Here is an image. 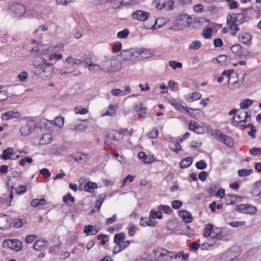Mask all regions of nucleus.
Segmentation results:
<instances>
[{
	"label": "nucleus",
	"mask_w": 261,
	"mask_h": 261,
	"mask_svg": "<svg viewBox=\"0 0 261 261\" xmlns=\"http://www.w3.org/2000/svg\"><path fill=\"white\" fill-rule=\"evenodd\" d=\"M191 23V18L188 15L184 14L179 15L174 20V24L169 28V30L178 31L184 29L190 25Z\"/></svg>",
	"instance_id": "obj_1"
},
{
	"label": "nucleus",
	"mask_w": 261,
	"mask_h": 261,
	"mask_svg": "<svg viewBox=\"0 0 261 261\" xmlns=\"http://www.w3.org/2000/svg\"><path fill=\"white\" fill-rule=\"evenodd\" d=\"M119 62L113 60H107L101 63V69L108 73L114 72L120 69Z\"/></svg>",
	"instance_id": "obj_2"
},
{
	"label": "nucleus",
	"mask_w": 261,
	"mask_h": 261,
	"mask_svg": "<svg viewBox=\"0 0 261 261\" xmlns=\"http://www.w3.org/2000/svg\"><path fill=\"white\" fill-rule=\"evenodd\" d=\"M153 253L155 256H156L158 253H159L157 257L159 261H169L172 259L174 254L173 252L162 248L154 249Z\"/></svg>",
	"instance_id": "obj_3"
},
{
	"label": "nucleus",
	"mask_w": 261,
	"mask_h": 261,
	"mask_svg": "<svg viewBox=\"0 0 261 261\" xmlns=\"http://www.w3.org/2000/svg\"><path fill=\"white\" fill-rule=\"evenodd\" d=\"M234 209L239 213L248 215H253L257 212L256 207L249 204L237 205Z\"/></svg>",
	"instance_id": "obj_4"
},
{
	"label": "nucleus",
	"mask_w": 261,
	"mask_h": 261,
	"mask_svg": "<svg viewBox=\"0 0 261 261\" xmlns=\"http://www.w3.org/2000/svg\"><path fill=\"white\" fill-rule=\"evenodd\" d=\"M21 242L17 239L5 240L3 242L4 248H8L15 251H19L22 249Z\"/></svg>",
	"instance_id": "obj_5"
},
{
	"label": "nucleus",
	"mask_w": 261,
	"mask_h": 261,
	"mask_svg": "<svg viewBox=\"0 0 261 261\" xmlns=\"http://www.w3.org/2000/svg\"><path fill=\"white\" fill-rule=\"evenodd\" d=\"M213 135L215 136L216 138L219 139L228 146L230 147L233 144L232 139L228 136L223 134L219 129H215L214 131Z\"/></svg>",
	"instance_id": "obj_6"
},
{
	"label": "nucleus",
	"mask_w": 261,
	"mask_h": 261,
	"mask_svg": "<svg viewBox=\"0 0 261 261\" xmlns=\"http://www.w3.org/2000/svg\"><path fill=\"white\" fill-rule=\"evenodd\" d=\"M35 123L33 121H29L23 125L20 129V133L23 136L30 134L35 128Z\"/></svg>",
	"instance_id": "obj_7"
},
{
	"label": "nucleus",
	"mask_w": 261,
	"mask_h": 261,
	"mask_svg": "<svg viewBox=\"0 0 261 261\" xmlns=\"http://www.w3.org/2000/svg\"><path fill=\"white\" fill-rule=\"evenodd\" d=\"M152 5L154 6L158 10H161L163 9H165L166 10H170L173 8L174 2L169 1L161 5L158 1H154L152 3Z\"/></svg>",
	"instance_id": "obj_8"
},
{
	"label": "nucleus",
	"mask_w": 261,
	"mask_h": 261,
	"mask_svg": "<svg viewBox=\"0 0 261 261\" xmlns=\"http://www.w3.org/2000/svg\"><path fill=\"white\" fill-rule=\"evenodd\" d=\"M149 16L150 13L149 12L142 10H137L132 14V17L134 19L141 21H145Z\"/></svg>",
	"instance_id": "obj_9"
},
{
	"label": "nucleus",
	"mask_w": 261,
	"mask_h": 261,
	"mask_svg": "<svg viewBox=\"0 0 261 261\" xmlns=\"http://www.w3.org/2000/svg\"><path fill=\"white\" fill-rule=\"evenodd\" d=\"M27 9L24 6L20 4H16L13 6L12 11L17 17H22L26 13Z\"/></svg>",
	"instance_id": "obj_10"
},
{
	"label": "nucleus",
	"mask_w": 261,
	"mask_h": 261,
	"mask_svg": "<svg viewBox=\"0 0 261 261\" xmlns=\"http://www.w3.org/2000/svg\"><path fill=\"white\" fill-rule=\"evenodd\" d=\"M12 219L6 215L0 216V228L1 229H7L12 225Z\"/></svg>",
	"instance_id": "obj_11"
},
{
	"label": "nucleus",
	"mask_w": 261,
	"mask_h": 261,
	"mask_svg": "<svg viewBox=\"0 0 261 261\" xmlns=\"http://www.w3.org/2000/svg\"><path fill=\"white\" fill-rule=\"evenodd\" d=\"M51 65V64L47 63L46 60L42 59L39 64L36 66V68L39 69V71H41V72H46L45 66L49 68L50 69L47 71V74L46 75V76H49L52 73V69L50 68Z\"/></svg>",
	"instance_id": "obj_12"
},
{
	"label": "nucleus",
	"mask_w": 261,
	"mask_h": 261,
	"mask_svg": "<svg viewBox=\"0 0 261 261\" xmlns=\"http://www.w3.org/2000/svg\"><path fill=\"white\" fill-rule=\"evenodd\" d=\"M227 24L231 31V35H235L239 31L238 23L232 19L229 15L227 16Z\"/></svg>",
	"instance_id": "obj_13"
},
{
	"label": "nucleus",
	"mask_w": 261,
	"mask_h": 261,
	"mask_svg": "<svg viewBox=\"0 0 261 261\" xmlns=\"http://www.w3.org/2000/svg\"><path fill=\"white\" fill-rule=\"evenodd\" d=\"M235 77H230L228 81V86L231 90H234L237 88L240 87L243 83L244 77L241 81L236 80Z\"/></svg>",
	"instance_id": "obj_14"
},
{
	"label": "nucleus",
	"mask_w": 261,
	"mask_h": 261,
	"mask_svg": "<svg viewBox=\"0 0 261 261\" xmlns=\"http://www.w3.org/2000/svg\"><path fill=\"white\" fill-rule=\"evenodd\" d=\"M20 114L17 111H9L2 113L1 118L3 120H8L11 119L18 118L20 117Z\"/></svg>",
	"instance_id": "obj_15"
},
{
	"label": "nucleus",
	"mask_w": 261,
	"mask_h": 261,
	"mask_svg": "<svg viewBox=\"0 0 261 261\" xmlns=\"http://www.w3.org/2000/svg\"><path fill=\"white\" fill-rule=\"evenodd\" d=\"M135 52L133 49L123 50L120 53V56L124 61H129L134 59L136 56Z\"/></svg>",
	"instance_id": "obj_16"
},
{
	"label": "nucleus",
	"mask_w": 261,
	"mask_h": 261,
	"mask_svg": "<svg viewBox=\"0 0 261 261\" xmlns=\"http://www.w3.org/2000/svg\"><path fill=\"white\" fill-rule=\"evenodd\" d=\"M189 129L198 134H202L204 132L203 127L195 121L190 122Z\"/></svg>",
	"instance_id": "obj_17"
},
{
	"label": "nucleus",
	"mask_w": 261,
	"mask_h": 261,
	"mask_svg": "<svg viewBox=\"0 0 261 261\" xmlns=\"http://www.w3.org/2000/svg\"><path fill=\"white\" fill-rule=\"evenodd\" d=\"M179 216L182 219L183 221L186 223H190L193 221L191 214L186 210L179 211Z\"/></svg>",
	"instance_id": "obj_18"
},
{
	"label": "nucleus",
	"mask_w": 261,
	"mask_h": 261,
	"mask_svg": "<svg viewBox=\"0 0 261 261\" xmlns=\"http://www.w3.org/2000/svg\"><path fill=\"white\" fill-rule=\"evenodd\" d=\"M251 36L246 32H242L239 34V41L243 44L248 45L251 44Z\"/></svg>",
	"instance_id": "obj_19"
},
{
	"label": "nucleus",
	"mask_w": 261,
	"mask_h": 261,
	"mask_svg": "<svg viewBox=\"0 0 261 261\" xmlns=\"http://www.w3.org/2000/svg\"><path fill=\"white\" fill-rule=\"evenodd\" d=\"M228 15L239 24H242L246 21V17L242 13L232 14Z\"/></svg>",
	"instance_id": "obj_20"
},
{
	"label": "nucleus",
	"mask_w": 261,
	"mask_h": 261,
	"mask_svg": "<svg viewBox=\"0 0 261 261\" xmlns=\"http://www.w3.org/2000/svg\"><path fill=\"white\" fill-rule=\"evenodd\" d=\"M14 155V148L12 147H9L3 150L2 156L4 160H11Z\"/></svg>",
	"instance_id": "obj_21"
},
{
	"label": "nucleus",
	"mask_w": 261,
	"mask_h": 261,
	"mask_svg": "<svg viewBox=\"0 0 261 261\" xmlns=\"http://www.w3.org/2000/svg\"><path fill=\"white\" fill-rule=\"evenodd\" d=\"M136 53L138 55H140L141 57L144 59L150 58L153 56V54L150 49L147 48H140L136 51Z\"/></svg>",
	"instance_id": "obj_22"
},
{
	"label": "nucleus",
	"mask_w": 261,
	"mask_h": 261,
	"mask_svg": "<svg viewBox=\"0 0 261 261\" xmlns=\"http://www.w3.org/2000/svg\"><path fill=\"white\" fill-rule=\"evenodd\" d=\"M201 94L197 92H194L185 96V99L190 102L200 99L201 97Z\"/></svg>",
	"instance_id": "obj_23"
},
{
	"label": "nucleus",
	"mask_w": 261,
	"mask_h": 261,
	"mask_svg": "<svg viewBox=\"0 0 261 261\" xmlns=\"http://www.w3.org/2000/svg\"><path fill=\"white\" fill-rule=\"evenodd\" d=\"M51 141V135L49 133L44 134L40 138L39 141V144L41 145H46L50 143Z\"/></svg>",
	"instance_id": "obj_24"
},
{
	"label": "nucleus",
	"mask_w": 261,
	"mask_h": 261,
	"mask_svg": "<svg viewBox=\"0 0 261 261\" xmlns=\"http://www.w3.org/2000/svg\"><path fill=\"white\" fill-rule=\"evenodd\" d=\"M251 193L254 196L257 197L260 196L261 194V180L255 182V186Z\"/></svg>",
	"instance_id": "obj_25"
},
{
	"label": "nucleus",
	"mask_w": 261,
	"mask_h": 261,
	"mask_svg": "<svg viewBox=\"0 0 261 261\" xmlns=\"http://www.w3.org/2000/svg\"><path fill=\"white\" fill-rule=\"evenodd\" d=\"M98 231V229L94 228L92 225H86L84 228V232L86 233L87 236L90 234L92 235L96 234Z\"/></svg>",
	"instance_id": "obj_26"
},
{
	"label": "nucleus",
	"mask_w": 261,
	"mask_h": 261,
	"mask_svg": "<svg viewBox=\"0 0 261 261\" xmlns=\"http://www.w3.org/2000/svg\"><path fill=\"white\" fill-rule=\"evenodd\" d=\"M140 224L141 226L145 227L146 226H154V223L152 221L151 219L149 218H141L140 219Z\"/></svg>",
	"instance_id": "obj_27"
},
{
	"label": "nucleus",
	"mask_w": 261,
	"mask_h": 261,
	"mask_svg": "<svg viewBox=\"0 0 261 261\" xmlns=\"http://www.w3.org/2000/svg\"><path fill=\"white\" fill-rule=\"evenodd\" d=\"M193 162V159L191 157L186 158L182 160L180 163L179 166L181 168H186L189 167Z\"/></svg>",
	"instance_id": "obj_28"
},
{
	"label": "nucleus",
	"mask_w": 261,
	"mask_h": 261,
	"mask_svg": "<svg viewBox=\"0 0 261 261\" xmlns=\"http://www.w3.org/2000/svg\"><path fill=\"white\" fill-rule=\"evenodd\" d=\"M97 184L92 181H88L84 186V189L85 191L92 193L94 189L97 188Z\"/></svg>",
	"instance_id": "obj_29"
},
{
	"label": "nucleus",
	"mask_w": 261,
	"mask_h": 261,
	"mask_svg": "<svg viewBox=\"0 0 261 261\" xmlns=\"http://www.w3.org/2000/svg\"><path fill=\"white\" fill-rule=\"evenodd\" d=\"M125 238V234L123 232L116 233L114 236V242L116 244H120Z\"/></svg>",
	"instance_id": "obj_30"
},
{
	"label": "nucleus",
	"mask_w": 261,
	"mask_h": 261,
	"mask_svg": "<svg viewBox=\"0 0 261 261\" xmlns=\"http://www.w3.org/2000/svg\"><path fill=\"white\" fill-rule=\"evenodd\" d=\"M231 50L235 55L239 56H241L243 53V51L242 50V46L239 44H237L232 45L231 47Z\"/></svg>",
	"instance_id": "obj_31"
},
{
	"label": "nucleus",
	"mask_w": 261,
	"mask_h": 261,
	"mask_svg": "<svg viewBox=\"0 0 261 261\" xmlns=\"http://www.w3.org/2000/svg\"><path fill=\"white\" fill-rule=\"evenodd\" d=\"M46 202L44 198L41 199H34L31 203V205L33 207H37L40 205H44L46 204Z\"/></svg>",
	"instance_id": "obj_32"
},
{
	"label": "nucleus",
	"mask_w": 261,
	"mask_h": 261,
	"mask_svg": "<svg viewBox=\"0 0 261 261\" xmlns=\"http://www.w3.org/2000/svg\"><path fill=\"white\" fill-rule=\"evenodd\" d=\"M46 243L47 242L44 240H39L34 245L33 248L36 250L39 251L45 245Z\"/></svg>",
	"instance_id": "obj_33"
},
{
	"label": "nucleus",
	"mask_w": 261,
	"mask_h": 261,
	"mask_svg": "<svg viewBox=\"0 0 261 261\" xmlns=\"http://www.w3.org/2000/svg\"><path fill=\"white\" fill-rule=\"evenodd\" d=\"M253 102V100L250 99H245L243 101L240 103L241 109H245L250 107Z\"/></svg>",
	"instance_id": "obj_34"
},
{
	"label": "nucleus",
	"mask_w": 261,
	"mask_h": 261,
	"mask_svg": "<svg viewBox=\"0 0 261 261\" xmlns=\"http://www.w3.org/2000/svg\"><path fill=\"white\" fill-rule=\"evenodd\" d=\"M211 237L213 239L221 240L222 238L223 234L221 230L219 228H216L213 230Z\"/></svg>",
	"instance_id": "obj_35"
},
{
	"label": "nucleus",
	"mask_w": 261,
	"mask_h": 261,
	"mask_svg": "<svg viewBox=\"0 0 261 261\" xmlns=\"http://www.w3.org/2000/svg\"><path fill=\"white\" fill-rule=\"evenodd\" d=\"M138 158L142 160L145 163H150L152 162L151 158H148L144 152H140L138 154Z\"/></svg>",
	"instance_id": "obj_36"
},
{
	"label": "nucleus",
	"mask_w": 261,
	"mask_h": 261,
	"mask_svg": "<svg viewBox=\"0 0 261 261\" xmlns=\"http://www.w3.org/2000/svg\"><path fill=\"white\" fill-rule=\"evenodd\" d=\"M27 221L24 219H15L14 220V222L12 223L13 225V226L15 228H20L23 225L25 224Z\"/></svg>",
	"instance_id": "obj_37"
},
{
	"label": "nucleus",
	"mask_w": 261,
	"mask_h": 261,
	"mask_svg": "<svg viewBox=\"0 0 261 261\" xmlns=\"http://www.w3.org/2000/svg\"><path fill=\"white\" fill-rule=\"evenodd\" d=\"M150 218L152 219H162L163 215L162 212L160 211H155L154 210H151L150 212Z\"/></svg>",
	"instance_id": "obj_38"
},
{
	"label": "nucleus",
	"mask_w": 261,
	"mask_h": 261,
	"mask_svg": "<svg viewBox=\"0 0 261 261\" xmlns=\"http://www.w3.org/2000/svg\"><path fill=\"white\" fill-rule=\"evenodd\" d=\"M213 228V225L212 224L208 223L206 224L204 229L203 236L205 237H210L212 233Z\"/></svg>",
	"instance_id": "obj_39"
},
{
	"label": "nucleus",
	"mask_w": 261,
	"mask_h": 261,
	"mask_svg": "<svg viewBox=\"0 0 261 261\" xmlns=\"http://www.w3.org/2000/svg\"><path fill=\"white\" fill-rule=\"evenodd\" d=\"M237 196L234 195L227 194L226 197V204L230 205H234L237 200Z\"/></svg>",
	"instance_id": "obj_40"
},
{
	"label": "nucleus",
	"mask_w": 261,
	"mask_h": 261,
	"mask_svg": "<svg viewBox=\"0 0 261 261\" xmlns=\"http://www.w3.org/2000/svg\"><path fill=\"white\" fill-rule=\"evenodd\" d=\"M89 70H90L92 72L94 71H99L102 70L101 69V66L93 64L92 62H90V64H89Z\"/></svg>",
	"instance_id": "obj_41"
},
{
	"label": "nucleus",
	"mask_w": 261,
	"mask_h": 261,
	"mask_svg": "<svg viewBox=\"0 0 261 261\" xmlns=\"http://www.w3.org/2000/svg\"><path fill=\"white\" fill-rule=\"evenodd\" d=\"M66 61L68 64H70L72 66H74L75 65H80L82 63L81 60L73 59L71 57H68L66 59Z\"/></svg>",
	"instance_id": "obj_42"
},
{
	"label": "nucleus",
	"mask_w": 261,
	"mask_h": 261,
	"mask_svg": "<svg viewBox=\"0 0 261 261\" xmlns=\"http://www.w3.org/2000/svg\"><path fill=\"white\" fill-rule=\"evenodd\" d=\"M129 32L128 29H125L119 32L117 36L118 38L125 39L129 35Z\"/></svg>",
	"instance_id": "obj_43"
},
{
	"label": "nucleus",
	"mask_w": 261,
	"mask_h": 261,
	"mask_svg": "<svg viewBox=\"0 0 261 261\" xmlns=\"http://www.w3.org/2000/svg\"><path fill=\"white\" fill-rule=\"evenodd\" d=\"M227 56L225 55H222L219 56L216 59L217 62L220 64L221 65H225L227 63Z\"/></svg>",
	"instance_id": "obj_44"
},
{
	"label": "nucleus",
	"mask_w": 261,
	"mask_h": 261,
	"mask_svg": "<svg viewBox=\"0 0 261 261\" xmlns=\"http://www.w3.org/2000/svg\"><path fill=\"white\" fill-rule=\"evenodd\" d=\"M253 171L252 169H240L238 171V174L240 176H245L250 175Z\"/></svg>",
	"instance_id": "obj_45"
},
{
	"label": "nucleus",
	"mask_w": 261,
	"mask_h": 261,
	"mask_svg": "<svg viewBox=\"0 0 261 261\" xmlns=\"http://www.w3.org/2000/svg\"><path fill=\"white\" fill-rule=\"evenodd\" d=\"M72 158L76 161H83L84 162H85L87 160V155L83 153L79 154L73 155Z\"/></svg>",
	"instance_id": "obj_46"
},
{
	"label": "nucleus",
	"mask_w": 261,
	"mask_h": 261,
	"mask_svg": "<svg viewBox=\"0 0 261 261\" xmlns=\"http://www.w3.org/2000/svg\"><path fill=\"white\" fill-rule=\"evenodd\" d=\"M201 46V43L199 41H193L190 45L189 48L191 49L197 50Z\"/></svg>",
	"instance_id": "obj_47"
},
{
	"label": "nucleus",
	"mask_w": 261,
	"mask_h": 261,
	"mask_svg": "<svg viewBox=\"0 0 261 261\" xmlns=\"http://www.w3.org/2000/svg\"><path fill=\"white\" fill-rule=\"evenodd\" d=\"M158 210L160 211H164L165 213L169 214L172 211L170 207L168 205H160L158 206Z\"/></svg>",
	"instance_id": "obj_48"
},
{
	"label": "nucleus",
	"mask_w": 261,
	"mask_h": 261,
	"mask_svg": "<svg viewBox=\"0 0 261 261\" xmlns=\"http://www.w3.org/2000/svg\"><path fill=\"white\" fill-rule=\"evenodd\" d=\"M134 177L133 175L129 174L127 176H126L124 178H123V179L122 180V184L121 186H120V188H122L124 186H125L126 182L128 181H129V182H132L134 180Z\"/></svg>",
	"instance_id": "obj_49"
},
{
	"label": "nucleus",
	"mask_w": 261,
	"mask_h": 261,
	"mask_svg": "<svg viewBox=\"0 0 261 261\" xmlns=\"http://www.w3.org/2000/svg\"><path fill=\"white\" fill-rule=\"evenodd\" d=\"M147 136L151 139H155L158 136V130L156 128H153L148 134Z\"/></svg>",
	"instance_id": "obj_50"
},
{
	"label": "nucleus",
	"mask_w": 261,
	"mask_h": 261,
	"mask_svg": "<svg viewBox=\"0 0 261 261\" xmlns=\"http://www.w3.org/2000/svg\"><path fill=\"white\" fill-rule=\"evenodd\" d=\"M228 224L232 227H237L239 226H243L245 225V221H233L230 222Z\"/></svg>",
	"instance_id": "obj_51"
},
{
	"label": "nucleus",
	"mask_w": 261,
	"mask_h": 261,
	"mask_svg": "<svg viewBox=\"0 0 261 261\" xmlns=\"http://www.w3.org/2000/svg\"><path fill=\"white\" fill-rule=\"evenodd\" d=\"M207 165L205 161L200 160L196 163V167L197 169L202 170L206 168Z\"/></svg>",
	"instance_id": "obj_52"
},
{
	"label": "nucleus",
	"mask_w": 261,
	"mask_h": 261,
	"mask_svg": "<svg viewBox=\"0 0 261 261\" xmlns=\"http://www.w3.org/2000/svg\"><path fill=\"white\" fill-rule=\"evenodd\" d=\"M130 4V3H129L128 2H124V0H122L119 1L118 4H114L113 6H112V7L114 9H117L121 7H123Z\"/></svg>",
	"instance_id": "obj_53"
},
{
	"label": "nucleus",
	"mask_w": 261,
	"mask_h": 261,
	"mask_svg": "<svg viewBox=\"0 0 261 261\" xmlns=\"http://www.w3.org/2000/svg\"><path fill=\"white\" fill-rule=\"evenodd\" d=\"M169 65L174 70H175L176 68H181L182 66L181 63L176 62L174 61H170L169 63Z\"/></svg>",
	"instance_id": "obj_54"
},
{
	"label": "nucleus",
	"mask_w": 261,
	"mask_h": 261,
	"mask_svg": "<svg viewBox=\"0 0 261 261\" xmlns=\"http://www.w3.org/2000/svg\"><path fill=\"white\" fill-rule=\"evenodd\" d=\"M56 2L58 5L66 6L74 2V0H56Z\"/></svg>",
	"instance_id": "obj_55"
},
{
	"label": "nucleus",
	"mask_w": 261,
	"mask_h": 261,
	"mask_svg": "<svg viewBox=\"0 0 261 261\" xmlns=\"http://www.w3.org/2000/svg\"><path fill=\"white\" fill-rule=\"evenodd\" d=\"M55 124L59 127H61L64 124V118L62 117H57L55 119Z\"/></svg>",
	"instance_id": "obj_56"
},
{
	"label": "nucleus",
	"mask_w": 261,
	"mask_h": 261,
	"mask_svg": "<svg viewBox=\"0 0 261 261\" xmlns=\"http://www.w3.org/2000/svg\"><path fill=\"white\" fill-rule=\"evenodd\" d=\"M16 192L17 194H22L27 190V187L25 186L20 185L15 188Z\"/></svg>",
	"instance_id": "obj_57"
},
{
	"label": "nucleus",
	"mask_w": 261,
	"mask_h": 261,
	"mask_svg": "<svg viewBox=\"0 0 261 261\" xmlns=\"http://www.w3.org/2000/svg\"><path fill=\"white\" fill-rule=\"evenodd\" d=\"M212 29L210 27L207 28L203 31V35L206 39H208L211 36Z\"/></svg>",
	"instance_id": "obj_58"
},
{
	"label": "nucleus",
	"mask_w": 261,
	"mask_h": 261,
	"mask_svg": "<svg viewBox=\"0 0 261 261\" xmlns=\"http://www.w3.org/2000/svg\"><path fill=\"white\" fill-rule=\"evenodd\" d=\"M250 153L254 156L260 155L261 154V150L257 147H253L250 149Z\"/></svg>",
	"instance_id": "obj_59"
},
{
	"label": "nucleus",
	"mask_w": 261,
	"mask_h": 261,
	"mask_svg": "<svg viewBox=\"0 0 261 261\" xmlns=\"http://www.w3.org/2000/svg\"><path fill=\"white\" fill-rule=\"evenodd\" d=\"M28 73L25 71H23V72H21L20 74H19L17 76V78L19 79V80L20 82H25L26 81L27 79L28 78Z\"/></svg>",
	"instance_id": "obj_60"
},
{
	"label": "nucleus",
	"mask_w": 261,
	"mask_h": 261,
	"mask_svg": "<svg viewBox=\"0 0 261 261\" xmlns=\"http://www.w3.org/2000/svg\"><path fill=\"white\" fill-rule=\"evenodd\" d=\"M122 48V44L120 42H116L114 43L113 50L114 52L118 53Z\"/></svg>",
	"instance_id": "obj_61"
},
{
	"label": "nucleus",
	"mask_w": 261,
	"mask_h": 261,
	"mask_svg": "<svg viewBox=\"0 0 261 261\" xmlns=\"http://www.w3.org/2000/svg\"><path fill=\"white\" fill-rule=\"evenodd\" d=\"M63 200L64 202L68 203V200H69L72 203H73L75 201V199L71 196L70 194H67L63 197Z\"/></svg>",
	"instance_id": "obj_62"
},
{
	"label": "nucleus",
	"mask_w": 261,
	"mask_h": 261,
	"mask_svg": "<svg viewBox=\"0 0 261 261\" xmlns=\"http://www.w3.org/2000/svg\"><path fill=\"white\" fill-rule=\"evenodd\" d=\"M123 133L115 132L113 136L112 139L117 141L122 139L123 137Z\"/></svg>",
	"instance_id": "obj_63"
},
{
	"label": "nucleus",
	"mask_w": 261,
	"mask_h": 261,
	"mask_svg": "<svg viewBox=\"0 0 261 261\" xmlns=\"http://www.w3.org/2000/svg\"><path fill=\"white\" fill-rule=\"evenodd\" d=\"M75 113L76 114H80L82 115L86 114L88 113V110L85 108H79L76 107L74 109Z\"/></svg>",
	"instance_id": "obj_64"
}]
</instances>
